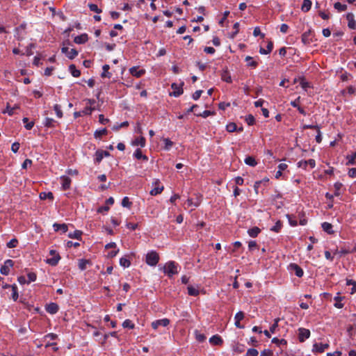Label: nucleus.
Masks as SVG:
<instances>
[{"label": "nucleus", "instance_id": "nucleus-60", "mask_svg": "<svg viewBox=\"0 0 356 356\" xmlns=\"http://www.w3.org/2000/svg\"><path fill=\"white\" fill-rule=\"evenodd\" d=\"M244 317H245L244 312L240 311L236 314L234 319L241 321L244 318Z\"/></svg>", "mask_w": 356, "mask_h": 356}, {"label": "nucleus", "instance_id": "nucleus-61", "mask_svg": "<svg viewBox=\"0 0 356 356\" xmlns=\"http://www.w3.org/2000/svg\"><path fill=\"white\" fill-rule=\"evenodd\" d=\"M54 110H55V112L56 113V115L58 117V118H62L63 117V112L61 111L60 110V106L58 104H56L54 106Z\"/></svg>", "mask_w": 356, "mask_h": 356}, {"label": "nucleus", "instance_id": "nucleus-18", "mask_svg": "<svg viewBox=\"0 0 356 356\" xmlns=\"http://www.w3.org/2000/svg\"><path fill=\"white\" fill-rule=\"evenodd\" d=\"M145 138L143 136H140L132 141V145L143 147L145 146Z\"/></svg>", "mask_w": 356, "mask_h": 356}, {"label": "nucleus", "instance_id": "nucleus-55", "mask_svg": "<svg viewBox=\"0 0 356 356\" xmlns=\"http://www.w3.org/2000/svg\"><path fill=\"white\" fill-rule=\"evenodd\" d=\"M280 321V318H277L274 320V323L270 326V332L272 333H274L275 332V330L278 327V323Z\"/></svg>", "mask_w": 356, "mask_h": 356}, {"label": "nucleus", "instance_id": "nucleus-22", "mask_svg": "<svg viewBox=\"0 0 356 356\" xmlns=\"http://www.w3.org/2000/svg\"><path fill=\"white\" fill-rule=\"evenodd\" d=\"M134 156L137 159H143V161H148V157L146 155L143 154V152L140 149H137L135 151Z\"/></svg>", "mask_w": 356, "mask_h": 356}, {"label": "nucleus", "instance_id": "nucleus-29", "mask_svg": "<svg viewBox=\"0 0 356 356\" xmlns=\"http://www.w3.org/2000/svg\"><path fill=\"white\" fill-rule=\"evenodd\" d=\"M346 159H348V161L346 163L347 165L356 164V162H355L356 151L351 155H347Z\"/></svg>", "mask_w": 356, "mask_h": 356}, {"label": "nucleus", "instance_id": "nucleus-31", "mask_svg": "<svg viewBox=\"0 0 356 356\" xmlns=\"http://www.w3.org/2000/svg\"><path fill=\"white\" fill-rule=\"evenodd\" d=\"M282 227V222L281 220H277L275 225L270 228V231L278 233Z\"/></svg>", "mask_w": 356, "mask_h": 356}, {"label": "nucleus", "instance_id": "nucleus-49", "mask_svg": "<svg viewBox=\"0 0 356 356\" xmlns=\"http://www.w3.org/2000/svg\"><path fill=\"white\" fill-rule=\"evenodd\" d=\"M188 293L190 296H197L199 294V291L192 286H188Z\"/></svg>", "mask_w": 356, "mask_h": 356}, {"label": "nucleus", "instance_id": "nucleus-59", "mask_svg": "<svg viewBox=\"0 0 356 356\" xmlns=\"http://www.w3.org/2000/svg\"><path fill=\"white\" fill-rule=\"evenodd\" d=\"M253 35L255 37L260 35L261 38H264L265 36V35L261 32V30L259 27L254 28Z\"/></svg>", "mask_w": 356, "mask_h": 356}, {"label": "nucleus", "instance_id": "nucleus-1", "mask_svg": "<svg viewBox=\"0 0 356 356\" xmlns=\"http://www.w3.org/2000/svg\"><path fill=\"white\" fill-rule=\"evenodd\" d=\"M178 264L174 261L167 262L163 268V273L169 277H173L178 273Z\"/></svg>", "mask_w": 356, "mask_h": 356}, {"label": "nucleus", "instance_id": "nucleus-41", "mask_svg": "<svg viewBox=\"0 0 356 356\" xmlns=\"http://www.w3.org/2000/svg\"><path fill=\"white\" fill-rule=\"evenodd\" d=\"M252 58L250 56L245 57V61L248 62V66L252 67L253 68H256L258 65V63L254 60H252Z\"/></svg>", "mask_w": 356, "mask_h": 356}, {"label": "nucleus", "instance_id": "nucleus-43", "mask_svg": "<svg viewBox=\"0 0 356 356\" xmlns=\"http://www.w3.org/2000/svg\"><path fill=\"white\" fill-rule=\"evenodd\" d=\"M226 130L228 132H234L237 130V125L234 122H230L226 126Z\"/></svg>", "mask_w": 356, "mask_h": 356}, {"label": "nucleus", "instance_id": "nucleus-9", "mask_svg": "<svg viewBox=\"0 0 356 356\" xmlns=\"http://www.w3.org/2000/svg\"><path fill=\"white\" fill-rule=\"evenodd\" d=\"M154 188H152L150 191V195L155 196L158 194H160L163 191V186H159L160 185V181L159 179H156L155 181L153 183Z\"/></svg>", "mask_w": 356, "mask_h": 356}, {"label": "nucleus", "instance_id": "nucleus-7", "mask_svg": "<svg viewBox=\"0 0 356 356\" xmlns=\"http://www.w3.org/2000/svg\"><path fill=\"white\" fill-rule=\"evenodd\" d=\"M184 85V82H182L179 86L175 83H173L171 85V88L173 90V92L170 93V95H173L175 97H179L183 93L182 86Z\"/></svg>", "mask_w": 356, "mask_h": 356}, {"label": "nucleus", "instance_id": "nucleus-28", "mask_svg": "<svg viewBox=\"0 0 356 356\" xmlns=\"http://www.w3.org/2000/svg\"><path fill=\"white\" fill-rule=\"evenodd\" d=\"M102 69H103V72L102 73L101 76L102 78L107 77V78L110 79L111 77V73L108 72V70L110 69L109 65H104L103 66Z\"/></svg>", "mask_w": 356, "mask_h": 356}, {"label": "nucleus", "instance_id": "nucleus-52", "mask_svg": "<svg viewBox=\"0 0 356 356\" xmlns=\"http://www.w3.org/2000/svg\"><path fill=\"white\" fill-rule=\"evenodd\" d=\"M132 205V202L129 201L128 197H124L122 200V206L124 207L130 208Z\"/></svg>", "mask_w": 356, "mask_h": 356}, {"label": "nucleus", "instance_id": "nucleus-13", "mask_svg": "<svg viewBox=\"0 0 356 356\" xmlns=\"http://www.w3.org/2000/svg\"><path fill=\"white\" fill-rule=\"evenodd\" d=\"M130 74L137 78L142 76L145 73V70L142 69L139 70L138 67H132L129 69Z\"/></svg>", "mask_w": 356, "mask_h": 356}, {"label": "nucleus", "instance_id": "nucleus-4", "mask_svg": "<svg viewBox=\"0 0 356 356\" xmlns=\"http://www.w3.org/2000/svg\"><path fill=\"white\" fill-rule=\"evenodd\" d=\"M330 345L328 343H315L313 345L312 352L315 353H322L326 349L329 348Z\"/></svg>", "mask_w": 356, "mask_h": 356}, {"label": "nucleus", "instance_id": "nucleus-26", "mask_svg": "<svg viewBox=\"0 0 356 356\" xmlns=\"http://www.w3.org/2000/svg\"><path fill=\"white\" fill-rule=\"evenodd\" d=\"M83 232L80 230H75L73 233H68V237L71 238H76L77 240H81V235Z\"/></svg>", "mask_w": 356, "mask_h": 356}, {"label": "nucleus", "instance_id": "nucleus-64", "mask_svg": "<svg viewBox=\"0 0 356 356\" xmlns=\"http://www.w3.org/2000/svg\"><path fill=\"white\" fill-rule=\"evenodd\" d=\"M348 176L351 178L356 177V168H350L348 170Z\"/></svg>", "mask_w": 356, "mask_h": 356}, {"label": "nucleus", "instance_id": "nucleus-12", "mask_svg": "<svg viewBox=\"0 0 356 356\" xmlns=\"http://www.w3.org/2000/svg\"><path fill=\"white\" fill-rule=\"evenodd\" d=\"M302 42L305 45H309L312 42V31L309 30L305 32L301 37Z\"/></svg>", "mask_w": 356, "mask_h": 356}, {"label": "nucleus", "instance_id": "nucleus-15", "mask_svg": "<svg viewBox=\"0 0 356 356\" xmlns=\"http://www.w3.org/2000/svg\"><path fill=\"white\" fill-rule=\"evenodd\" d=\"M46 311L51 314H56L58 311V305L56 303L51 302L46 305Z\"/></svg>", "mask_w": 356, "mask_h": 356}, {"label": "nucleus", "instance_id": "nucleus-30", "mask_svg": "<svg viewBox=\"0 0 356 356\" xmlns=\"http://www.w3.org/2000/svg\"><path fill=\"white\" fill-rule=\"evenodd\" d=\"M104 158V156L101 152L100 149H98L95 154V163H99Z\"/></svg>", "mask_w": 356, "mask_h": 356}, {"label": "nucleus", "instance_id": "nucleus-34", "mask_svg": "<svg viewBox=\"0 0 356 356\" xmlns=\"http://www.w3.org/2000/svg\"><path fill=\"white\" fill-rule=\"evenodd\" d=\"M195 335L196 340L200 343L204 342L207 339L206 336L204 334L200 333L197 330L195 331Z\"/></svg>", "mask_w": 356, "mask_h": 356}, {"label": "nucleus", "instance_id": "nucleus-62", "mask_svg": "<svg viewBox=\"0 0 356 356\" xmlns=\"http://www.w3.org/2000/svg\"><path fill=\"white\" fill-rule=\"evenodd\" d=\"M259 352L254 348H250L248 350L247 355L248 356H257Z\"/></svg>", "mask_w": 356, "mask_h": 356}, {"label": "nucleus", "instance_id": "nucleus-50", "mask_svg": "<svg viewBox=\"0 0 356 356\" xmlns=\"http://www.w3.org/2000/svg\"><path fill=\"white\" fill-rule=\"evenodd\" d=\"M272 343H275V344H277L278 346L286 345L287 344V342H286V341L285 339H279L277 337H274L272 339Z\"/></svg>", "mask_w": 356, "mask_h": 356}, {"label": "nucleus", "instance_id": "nucleus-44", "mask_svg": "<svg viewBox=\"0 0 356 356\" xmlns=\"http://www.w3.org/2000/svg\"><path fill=\"white\" fill-rule=\"evenodd\" d=\"M343 186V184L340 182H336L334 184V195L335 196H339L341 195V193H340V190L341 188V187Z\"/></svg>", "mask_w": 356, "mask_h": 356}, {"label": "nucleus", "instance_id": "nucleus-51", "mask_svg": "<svg viewBox=\"0 0 356 356\" xmlns=\"http://www.w3.org/2000/svg\"><path fill=\"white\" fill-rule=\"evenodd\" d=\"M214 114V112L213 111H208V110H206L204 111L203 113H195V115L196 116H201L202 118H207L208 116L211 115H213Z\"/></svg>", "mask_w": 356, "mask_h": 356}, {"label": "nucleus", "instance_id": "nucleus-3", "mask_svg": "<svg viewBox=\"0 0 356 356\" xmlns=\"http://www.w3.org/2000/svg\"><path fill=\"white\" fill-rule=\"evenodd\" d=\"M14 262L11 259H7L5 261L4 264L0 268V273L2 275H8L10 273V268L13 267Z\"/></svg>", "mask_w": 356, "mask_h": 356}, {"label": "nucleus", "instance_id": "nucleus-6", "mask_svg": "<svg viewBox=\"0 0 356 356\" xmlns=\"http://www.w3.org/2000/svg\"><path fill=\"white\" fill-rule=\"evenodd\" d=\"M50 254L52 256V257L47 259V262L51 266H56L60 257L58 254H56V250H54L50 251Z\"/></svg>", "mask_w": 356, "mask_h": 356}, {"label": "nucleus", "instance_id": "nucleus-38", "mask_svg": "<svg viewBox=\"0 0 356 356\" xmlns=\"http://www.w3.org/2000/svg\"><path fill=\"white\" fill-rule=\"evenodd\" d=\"M56 123V122L54 119L49 118H46L44 124L47 127H54L55 126Z\"/></svg>", "mask_w": 356, "mask_h": 356}, {"label": "nucleus", "instance_id": "nucleus-37", "mask_svg": "<svg viewBox=\"0 0 356 356\" xmlns=\"http://www.w3.org/2000/svg\"><path fill=\"white\" fill-rule=\"evenodd\" d=\"M22 121L25 124L24 127L27 130H31L34 126V122L33 121L29 122L28 118H24L22 119Z\"/></svg>", "mask_w": 356, "mask_h": 356}, {"label": "nucleus", "instance_id": "nucleus-14", "mask_svg": "<svg viewBox=\"0 0 356 356\" xmlns=\"http://www.w3.org/2000/svg\"><path fill=\"white\" fill-rule=\"evenodd\" d=\"M346 19L348 20V26L350 29H356V22L354 19V15L352 13H348L346 15Z\"/></svg>", "mask_w": 356, "mask_h": 356}, {"label": "nucleus", "instance_id": "nucleus-23", "mask_svg": "<svg viewBox=\"0 0 356 356\" xmlns=\"http://www.w3.org/2000/svg\"><path fill=\"white\" fill-rule=\"evenodd\" d=\"M68 69H69V70H70V73L72 74V75L73 76H74V77H79V76H80V75H81V72H80V70H77V69L76 68L75 65L72 64V65H69Z\"/></svg>", "mask_w": 356, "mask_h": 356}, {"label": "nucleus", "instance_id": "nucleus-2", "mask_svg": "<svg viewBox=\"0 0 356 356\" xmlns=\"http://www.w3.org/2000/svg\"><path fill=\"white\" fill-rule=\"evenodd\" d=\"M159 261V255L156 251H151L146 255V263L151 266H155Z\"/></svg>", "mask_w": 356, "mask_h": 356}, {"label": "nucleus", "instance_id": "nucleus-11", "mask_svg": "<svg viewBox=\"0 0 356 356\" xmlns=\"http://www.w3.org/2000/svg\"><path fill=\"white\" fill-rule=\"evenodd\" d=\"M290 270H293L295 275L298 277H302L303 276L304 272L300 266H299L296 264H291L289 265Z\"/></svg>", "mask_w": 356, "mask_h": 356}, {"label": "nucleus", "instance_id": "nucleus-58", "mask_svg": "<svg viewBox=\"0 0 356 356\" xmlns=\"http://www.w3.org/2000/svg\"><path fill=\"white\" fill-rule=\"evenodd\" d=\"M28 277V284L34 282L36 280V274L35 273H29L27 275Z\"/></svg>", "mask_w": 356, "mask_h": 356}, {"label": "nucleus", "instance_id": "nucleus-42", "mask_svg": "<svg viewBox=\"0 0 356 356\" xmlns=\"http://www.w3.org/2000/svg\"><path fill=\"white\" fill-rule=\"evenodd\" d=\"M108 133V131L106 128H104L101 130H97L95 134H94V136L96 138H101L102 136H104V135H106Z\"/></svg>", "mask_w": 356, "mask_h": 356}, {"label": "nucleus", "instance_id": "nucleus-32", "mask_svg": "<svg viewBox=\"0 0 356 356\" xmlns=\"http://www.w3.org/2000/svg\"><path fill=\"white\" fill-rule=\"evenodd\" d=\"M334 8L339 12L345 11L347 9V5L342 4L340 2H336L334 4Z\"/></svg>", "mask_w": 356, "mask_h": 356}, {"label": "nucleus", "instance_id": "nucleus-10", "mask_svg": "<svg viewBox=\"0 0 356 356\" xmlns=\"http://www.w3.org/2000/svg\"><path fill=\"white\" fill-rule=\"evenodd\" d=\"M307 165H309L311 168H314L316 165L315 160L312 159L307 161L302 160L298 163V166L305 170L307 169Z\"/></svg>", "mask_w": 356, "mask_h": 356}, {"label": "nucleus", "instance_id": "nucleus-33", "mask_svg": "<svg viewBox=\"0 0 356 356\" xmlns=\"http://www.w3.org/2000/svg\"><path fill=\"white\" fill-rule=\"evenodd\" d=\"M40 198L41 200H46V199L53 200L54 195L51 192H48V193L42 192L40 193Z\"/></svg>", "mask_w": 356, "mask_h": 356}, {"label": "nucleus", "instance_id": "nucleus-57", "mask_svg": "<svg viewBox=\"0 0 356 356\" xmlns=\"http://www.w3.org/2000/svg\"><path fill=\"white\" fill-rule=\"evenodd\" d=\"M18 244V241L17 238H13L11 239L8 243H7V247L9 248H15L17 247Z\"/></svg>", "mask_w": 356, "mask_h": 356}, {"label": "nucleus", "instance_id": "nucleus-8", "mask_svg": "<svg viewBox=\"0 0 356 356\" xmlns=\"http://www.w3.org/2000/svg\"><path fill=\"white\" fill-rule=\"evenodd\" d=\"M170 324V320L168 318H163L156 320L152 323V327L153 329L156 330L159 326L166 327Z\"/></svg>", "mask_w": 356, "mask_h": 356}, {"label": "nucleus", "instance_id": "nucleus-17", "mask_svg": "<svg viewBox=\"0 0 356 356\" xmlns=\"http://www.w3.org/2000/svg\"><path fill=\"white\" fill-rule=\"evenodd\" d=\"M88 40V36L86 33H83L74 38V42L76 44H84Z\"/></svg>", "mask_w": 356, "mask_h": 356}, {"label": "nucleus", "instance_id": "nucleus-21", "mask_svg": "<svg viewBox=\"0 0 356 356\" xmlns=\"http://www.w3.org/2000/svg\"><path fill=\"white\" fill-rule=\"evenodd\" d=\"M312 4V3L310 0H303L302 4L301 6L302 11L305 12V13L308 12L311 9Z\"/></svg>", "mask_w": 356, "mask_h": 356}, {"label": "nucleus", "instance_id": "nucleus-25", "mask_svg": "<svg viewBox=\"0 0 356 356\" xmlns=\"http://www.w3.org/2000/svg\"><path fill=\"white\" fill-rule=\"evenodd\" d=\"M53 227L55 232H58L59 230H62L63 233H65L67 232V225L65 223H54Z\"/></svg>", "mask_w": 356, "mask_h": 356}, {"label": "nucleus", "instance_id": "nucleus-20", "mask_svg": "<svg viewBox=\"0 0 356 356\" xmlns=\"http://www.w3.org/2000/svg\"><path fill=\"white\" fill-rule=\"evenodd\" d=\"M321 227L324 232H325L330 234L334 233V231L332 229L333 226L331 223L325 222L322 223Z\"/></svg>", "mask_w": 356, "mask_h": 356}, {"label": "nucleus", "instance_id": "nucleus-5", "mask_svg": "<svg viewBox=\"0 0 356 356\" xmlns=\"http://www.w3.org/2000/svg\"><path fill=\"white\" fill-rule=\"evenodd\" d=\"M309 337V330L302 327L298 329V339L300 342H304L305 339H308Z\"/></svg>", "mask_w": 356, "mask_h": 356}, {"label": "nucleus", "instance_id": "nucleus-53", "mask_svg": "<svg viewBox=\"0 0 356 356\" xmlns=\"http://www.w3.org/2000/svg\"><path fill=\"white\" fill-rule=\"evenodd\" d=\"M163 142L165 143V149L169 150L173 145V142L171 141L169 138H163Z\"/></svg>", "mask_w": 356, "mask_h": 356}, {"label": "nucleus", "instance_id": "nucleus-54", "mask_svg": "<svg viewBox=\"0 0 356 356\" xmlns=\"http://www.w3.org/2000/svg\"><path fill=\"white\" fill-rule=\"evenodd\" d=\"M88 7L90 8V10L91 11H92V12H95V13H102V10L100 8H99L97 5H96V4L90 3L88 5Z\"/></svg>", "mask_w": 356, "mask_h": 356}, {"label": "nucleus", "instance_id": "nucleus-27", "mask_svg": "<svg viewBox=\"0 0 356 356\" xmlns=\"http://www.w3.org/2000/svg\"><path fill=\"white\" fill-rule=\"evenodd\" d=\"M245 163L248 165H250V166H252V167H254L257 165V162L256 161L254 157L253 156H247L245 159V161H244Z\"/></svg>", "mask_w": 356, "mask_h": 356}, {"label": "nucleus", "instance_id": "nucleus-45", "mask_svg": "<svg viewBox=\"0 0 356 356\" xmlns=\"http://www.w3.org/2000/svg\"><path fill=\"white\" fill-rule=\"evenodd\" d=\"M11 289H12V298L13 299L14 301H16L18 298V291H17V287L16 286V284H13L11 286Z\"/></svg>", "mask_w": 356, "mask_h": 356}, {"label": "nucleus", "instance_id": "nucleus-19", "mask_svg": "<svg viewBox=\"0 0 356 356\" xmlns=\"http://www.w3.org/2000/svg\"><path fill=\"white\" fill-rule=\"evenodd\" d=\"M220 76H221V79L223 81H225L229 83L232 82V77H231L227 68L222 72Z\"/></svg>", "mask_w": 356, "mask_h": 356}, {"label": "nucleus", "instance_id": "nucleus-63", "mask_svg": "<svg viewBox=\"0 0 356 356\" xmlns=\"http://www.w3.org/2000/svg\"><path fill=\"white\" fill-rule=\"evenodd\" d=\"M273 351L269 349H266L261 351L260 356H272L273 355Z\"/></svg>", "mask_w": 356, "mask_h": 356}, {"label": "nucleus", "instance_id": "nucleus-35", "mask_svg": "<svg viewBox=\"0 0 356 356\" xmlns=\"http://www.w3.org/2000/svg\"><path fill=\"white\" fill-rule=\"evenodd\" d=\"M300 84L301 86V87L304 89V90H307L308 88H310L311 87V83L308 81H307L305 80V79L304 77H300Z\"/></svg>", "mask_w": 356, "mask_h": 356}, {"label": "nucleus", "instance_id": "nucleus-48", "mask_svg": "<svg viewBox=\"0 0 356 356\" xmlns=\"http://www.w3.org/2000/svg\"><path fill=\"white\" fill-rule=\"evenodd\" d=\"M122 326L124 328H129V329H134L135 327V325L132 323V321L129 319L125 320L123 323Z\"/></svg>", "mask_w": 356, "mask_h": 356}, {"label": "nucleus", "instance_id": "nucleus-16", "mask_svg": "<svg viewBox=\"0 0 356 356\" xmlns=\"http://www.w3.org/2000/svg\"><path fill=\"white\" fill-rule=\"evenodd\" d=\"M209 342L214 346H221L223 343V340L218 334H216L209 339Z\"/></svg>", "mask_w": 356, "mask_h": 356}, {"label": "nucleus", "instance_id": "nucleus-39", "mask_svg": "<svg viewBox=\"0 0 356 356\" xmlns=\"http://www.w3.org/2000/svg\"><path fill=\"white\" fill-rule=\"evenodd\" d=\"M344 298V297L341 296H336L334 297V300L336 302L334 303V307L339 309H341L343 307V304L341 302V301Z\"/></svg>", "mask_w": 356, "mask_h": 356}, {"label": "nucleus", "instance_id": "nucleus-24", "mask_svg": "<svg viewBox=\"0 0 356 356\" xmlns=\"http://www.w3.org/2000/svg\"><path fill=\"white\" fill-rule=\"evenodd\" d=\"M261 232V229L258 227H254L248 229V233L251 237H257Z\"/></svg>", "mask_w": 356, "mask_h": 356}, {"label": "nucleus", "instance_id": "nucleus-46", "mask_svg": "<svg viewBox=\"0 0 356 356\" xmlns=\"http://www.w3.org/2000/svg\"><path fill=\"white\" fill-rule=\"evenodd\" d=\"M346 284L353 286L350 291L351 294H353L356 292V281L353 280H347Z\"/></svg>", "mask_w": 356, "mask_h": 356}, {"label": "nucleus", "instance_id": "nucleus-56", "mask_svg": "<svg viewBox=\"0 0 356 356\" xmlns=\"http://www.w3.org/2000/svg\"><path fill=\"white\" fill-rule=\"evenodd\" d=\"M245 121L248 125H253L255 122V119L252 115L249 114L248 115H247Z\"/></svg>", "mask_w": 356, "mask_h": 356}, {"label": "nucleus", "instance_id": "nucleus-40", "mask_svg": "<svg viewBox=\"0 0 356 356\" xmlns=\"http://www.w3.org/2000/svg\"><path fill=\"white\" fill-rule=\"evenodd\" d=\"M252 58L250 56L245 57V61L248 62V66L252 67L253 68H256L258 65V63L254 60H252Z\"/></svg>", "mask_w": 356, "mask_h": 356}, {"label": "nucleus", "instance_id": "nucleus-36", "mask_svg": "<svg viewBox=\"0 0 356 356\" xmlns=\"http://www.w3.org/2000/svg\"><path fill=\"white\" fill-rule=\"evenodd\" d=\"M90 261L88 259H79V268L81 270H83L86 268L87 264H90Z\"/></svg>", "mask_w": 356, "mask_h": 356}, {"label": "nucleus", "instance_id": "nucleus-47", "mask_svg": "<svg viewBox=\"0 0 356 356\" xmlns=\"http://www.w3.org/2000/svg\"><path fill=\"white\" fill-rule=\"evenodd\" d=\"M120 264L124 268H127L131 265V261L125 257H122L120 259Z\"/></svg>", "mask_w": 356, "mask_h": 356}]
</instances>
